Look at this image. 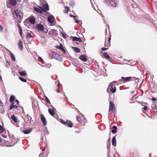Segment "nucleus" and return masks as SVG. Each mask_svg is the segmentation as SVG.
<instances>
[{
  "label": "nucleus",
  "mask_w": 157,
  "mask_h": 157,
  "mask_svg": "<svg viewBox=\"0 0 157 157\" xmlns=\"http://www.w3.org/2000/svg\"><path fill=\"white\" fill-rule=\"evenodd\" d=\"M13 14L14 17L17 19L18 21V22H20L23 17V13L18 10H15Z\"/></svg>",
  "instance_id": "obj_1"
},
{
  "label": "nucleus",
  "mask_w": 157,
  "mask_h": 157,
  "mask_svg": "<svg viewBox=\"0 0 157 157\" xmlns=\"http://www.w3.org/2000/svg\"><path fill=\"white\" fill-rule=\"evenodd\" d=\"M117 0H104V2L108 6L116 7L117 4Z\"/></svg>",
  "instance_id": "obj_2"
},
{
  "label": "nucleus",
  "mask_w": 157,
  "mask_h": 157,
  "mask_svg": "<svg viewBox=\"0 0 157 157\" xmlns=\"http://www.w3.org/2000/svg\"><path fill=\"white\" fill-rule=\"evenodd\" d=\"M115 82L114 81L110 83L107 89V91L109 92L111 91L112 93H114L116 91V88L115 86L113 85V83Z\"/></svg>",
  "instance_id": "obj_3"
},
{
  "label": "nucleus",
  "mask_w": 157,
  "mask_h": 157,
  "mask_svg": "<svg viewBox=\"0 0 157 157\" xmlns=\"http://www.w3.org/2000/svg\"><path fill=\"white\" fill-rule=\"evenodd\" d=\"M38 7L44 12H46L49 10L48 6L47 4H43L42 6H38Z\"/></svg>",
  "instance_id": "obj_4"
},
{
  "label": "nucleus",
  "mask_w": 157,
  "mask_h": 157,
  "mask_svg": "<svg viewBox=\"0 0 157 157\" xmlns=\"http://www.w3.org/2000/svg\"><path fill=\"white\" fill-rule=\"evenodd\" d=\"M115 110V105L113 102L110 101V107L109 109V111H110L111 112H113Z\"/></svg>",
  "instance_id": "obj_5"
},
{
  "label": "nucleus",
  "mask_w": 157,
  "mask_h": 157,
  "mask_svg": "<svg viewBox=\"0 0 157 157\" xmlns=\"http://www.w3.org/2000/svg\"><path fill=\"white\" fill-rule=\"evenodd\" d=\"M53 56L56 59L60 61L61 60V56L59 55L56 53L54 52L53 54Z\"/></svg>",
  "instance_id": "obj_6"
},
{
  "label": "nucleus",
  "mask_w": 157,
  "mask_h": 157,
  "mask_svg": "<svg viewBox=\"0 0 157 157\" xmlns=\"http://www.w3.org/2000/svg\"><path fill=\"white\" fill-rule=\"evenodd\" d=\"M40 119L41 120V121L43 123V124L44 125H47V122L46 120L44 117V115L42 114H41L40 115Z\"/></svg>",
  "instance_id": "obj_7"
},
{
  "label": "nucleus",
  "mask_w": 157,
  "mask_h": 157,
  "mask_svg": "<svg viewBox=\"0 0 157 157\" xmlns=\"http://www.w3.org/2000/svg\"><path fill=\"white\" fill-rule=\"evenodd\" d=\"M79 59L84 62H86L87 60V58L84 55H80L79 57Z\"/></svg>",
  "instance_id": "obj_8"
},
{
  "label": "nucleus",
  "mask_w": 157,
  "mask_h": 157,
  "mask_svg": "<svg viewBox=\"0 0 157 157\" xmlns=\"http://www.w3.org/2000/svg\"><path fill=\"white\" fill-rule=\"evenodd\" d=\"M49 33L52 36H56L58 35V33L55 29H53L49 32Z\"/></svg>",
  "instance_id": "obj_9"
},
{
  "label": "nucleus",
  "mask_w": 157,
  "mask_h": 157,
  "mask_svg": "<svg viewBox=\"0 0 157 157\" xmlns=\"http://www.w3.org/2000/svg\"><path fill=\"white\" fill-rule=\"evenodd\" d=\"M0 112L2 113H4V107L3 103H1V105L0 106Z\"/></svg>",
  "instance_id": "obj_10"
},
{
  "label": "nucleus",
  "mask_w": 157,
  "mask_h": 157,
  "mask_svg": "<svg viewBox=\"0 0 157 157\" xmlns=\"http://www.w3.org/2000/svg\"><path fill=\"white\" fill-rule=\"evenodd\" d=\"M54 17L53 16H50L48 17V21L50 23H52L53 22Z\"/></svg>",
  "instance_id": "obj_11"
},
{
  "label": "nucleus",
  "mask_w": 157,
  "mask_h": 157,
  "mask_svg": "<svg viewBox=\"0 0 157 157\" xmlns=\"http://www.w3.org/2000/svg\"><path fill=\"white\" fill-rule=\"evenodd\" d=\"M48 112L49 114L52 116H53L55 114V112L54 109L53 108L52 109H51L50 108L48 109Z\"/></svg>",
  "instance_id": "obj_12"
},
{
  "label": "nucleus",
  "mask_w": 157,
  "mask_h": 157,
  "mask_svg": "<svg viewBox=\"0 0 157 157\" xmlns=\"http://www.w3.org/2000/svg\"><path fill=\"white\" fill-rule=\"evenodd\" d=\"M18 45L19 49L22 50L23 49V47L22 45V42L21 40L19 41Z\"/></svg>",
  "instance_id": "obj_13"
},
{
  "label": "nucleus",
  "mask_w": 157,
  "mask_h": 157,
  "mask_svg": "<svg viewBox=\"0 0 157 157\" xmlns=\"http://www.w3.org/2000/svg\"><path fill=\"white\" fill-rule=\"evenodd\" d=\"M37 28L39 30L43 31L44 29V27L42 25L39 24L37 26Z\"/></svg>",
  "instance_id": "obj_14"
},
{
  "label": "nucleus",
  "mask_w": 157,
  "mask_h": 157,
  "mask_svg": "<svg viewBox=\"0 0 157 157\" xmlns=\"http://www.w3.org/2000/svg\"><path fill=\"white\" fill-rule=\"evenodd\" d=\"M32 131V128H29V129H25L23 131V132L25 134H28L30 133Z\"/></svg>",
  "instance_id": "obj_15"
},
{
  "label": "nucleus",
  "mask_w": 157,
  "mask_h": 157,
  "mask_svg": "<svg viewBox=\"0 0 157 157\" xmlns=\"http://www.w3.org/2000/svg\"><path fill=\"white\" fill-rule=\"evenodd\" d=\"M11 118L13 121L17 123H19V121L17 118L15 117L14 115H12L11 116Z\"/></svg>",
  "instance_id": "obj_16"
},
{
  "label": "nucleus",
  "mask_w": 157,
  "mask_h": 157,
  "mask_svg": "<svg viewBox=\"0 0 157 157\" xmlns=\"http://www.w3.org/2000/svg\"><path fill=\"white\" fill-rule=\"evenodd\" d=\"M29 22L32 24H34L35 22V20L34 17H31L29 18Z\"/></svg>",
  "instance_id": "obj_17"
},
{
  "label": "nucleus",
  "mask_w": 157,
  "mask_h": 157,
  "mask_svg": "<svg viewBox=\"0 0 157 157\" xmlns=\"http://www.w3.org/2000/svg\"><path fill=\"white\" fill-rule=\"evenodd\" d=\"M58 48L61 49L63 52V54H64L66 53V52L64 49L63 47L62 44H60L59 46H57V47Z\"/></svg>",
  "instance_id": "obj_18"
},
{
  "label": "nucleus",
  "mask_w": 157,
  "mask_h": 157,
  "mask_svg": "<svg viewBox=\"0 0 157 157\" xmlns=\"http://www.w3.org/2000/svg\"><path fill=\"white\" fill-rule=\"evenodd\" d=\"M112 143L113 146H116V140L115 136H113V137Z\"/></svg>",
  "instance_id": "obj_19"
},
{
  "label": "nucleus",
  "mask_w": 157,
  "mask_h": 157,
  "mask_svg": "<svg viewBox=\"0 0 157 157\" xmlns=\"http://www.w3.org/2000/svg\"><path fill=\"white\" fill-rule=\"evenodd\" d=\"M18 73L22 76H27V75L26 73V71H19Z\"/></svg>",
  "instance_id": "obj_20"
},
{
  "label": "nucleus",
  "mask_w": 157,
  "mask_h": 157,
  "mask_svg": "<svg viewBox=\"0 0 157 157\" xmlns=\"http://www.w3.org/2000/svg\"><path fill=\"white\" fill-rule=\"evenodd\" d=\"M73 41H77L81 42L82 41V40L80 38L77 37H74L73 38Z\"/></svg>",
  "instance_id": "obj_21"
},
{
  "label": "nucleus",
  "mask_w": 157,
  "mask_h": 157,
  "mask_svg": "<svg viewBox=\"0 0 157 157\" xmlns=\"http://www.w3.org/2000/svg\"><path fill=\"white\" fill-rule=\"evenodd\" d=\"M66 124H67L68 126L70 127H71L73 125L72 123L69 120H67L66 121Z\"/></svg>",
  "instance_id": "obj_22"
},
{
  "label": "nucleus",
  "mask_w": 157,
  "mask_h": 157,
  "mask_svg": "<svg viewBox=\"0 0 157 157\" xmlns=\"http://www.w3.org/2000/svg\"><path fill=\"white\" fill-rule=\"evenodd\" d=\"M113 129L112 130L111 132L113 134H115L117 132V127L115 125L113 126Z\"/></svg>",
  "instance_id": "obj_23"
},
{
  "label": "nucleus",
  "mask_w": 157,
  "mask_h": 157,
  "mask_svg": "<svg viewBox=\"0 0 157 157\" xmlns=\"http://www.w3.org/2000/svg\"><path fill=\"white\" fill-rule=\"evenodd\" d=\"M10 4L13 6L15 5L17 3V0H10Z\"/></svg>",
  "instance_id": "obj_24"
},
{
  "label": "nucleus",
  "mask_w": 157,
  "mask_h": 157,
  "mask_svg": "<svg viewBox=\"0 0 157 157\" xmlns=\"http://www.w3.org/2000/svg\"><path fill=\"white\" fill-rule=\"evenodd\" d=\"M10 57L12 59V60L13 61H15V58L14 55L11 52H10Z\"/></svg>",
  "instance_id": "obj_25"
},
{
  "label": "nucleus",
  "mask_w": 157,
  "mask_h": 157,
  "mask_svg": "<svg viewBox=\"0 0 157 157\" xmlns=\"http://www.w3.org/2000/svg\"><path fill=\"white\" fill-rule=\"evenodd\" d=\"M34 10L35 11L37 12L40 13H42V11L37 7H34Z\"/></svg>",
  "instance_id": "obj_26"
},
{
  "label": "nucleus",
  "mask_w": 157,
  "mask_h": 157,
  "mask_svg": "<svg viewBox=\"0 0 157 157\" xmlns=\"http://www.w3.org/2000/svg\"><path fill=\"white\" fill-rule=\"evenodd\" d=\"M73 48L74 49V51L76 52L79 53L81 51L80 50L77 48L73 47Z\"/></svg>",
  "instance_id": "obj_27"
},
{
  "label": "nucleus",
  "mask_w": 157,
  "mask_h": 157,
  "mask_svg": "<svg viewBox=\"0 0 157 157\" xmlns=\"http://www.w3.org/2000/svg\"><path fill=\"white\" fill-rule=\"evenodd\" d=\"M15 99V97L14 96L12 95L10 96V102H13Z\"/></svg>",
  "instance_id": "obj_28"
},
{
  "label": "nucleus",
  "mask_w": 157,
  "mask_h": 157,
  "mask_svg": "<svg viewBox=\"0 0 157 157\" xmlns=\"http://www.w3.org/2000/svg\"><path fill=\"white\" fill-rule=\"evenodd\" d=\"M103 55L106 59H110L109 56L106 52H104L103 54Z\"/></svg>",
  "instance_id": "obj_29"
},
{
  "label": "nucleus",
  "mask_w": 157,
  "mask_h": 157,
  "mask_svg": "<svg viewBox=\"0 0 157 157\" xmlns=\"http://www.w3.org/2000/svg\"><path fill=\"white\" fill-rule=\"evenodd\" d=\"M14 104V103H13L12 104L10 105V109H12L13 108H17L18 107L16 105H14L13 104Z\"/></svg>",
  "instance_id": "obj_30"
},
{
  "label": "nucleus",
  "mask_w": 157,
  "mask_h": 157,
  "mask_svg": "<svg viewBox=\"0 0 157 157\" xmlns=\"http://www.w3.org/2000/svg\"><path fill=\"white\" fill-rule=\"evenodd\" d=\"M19 78L22 82H25L27 81V80L26 79L24 78L21 77H19Z\"/></svg>",
  "instance_id": "obj_31"
},
{
  "label": "nucleus",
  "mask_w": 157,
  "mask_h": 157,
  "mask_svg": "<svg viewBox=\"0 0 157 157\" xmlns=\"http://www.w3.org/2000/svg\"><path fill=\"white\" fill-rule=\"evenodd\" d=\"M131 78L130 77H126V78H125V79H124V82H127L129 81H130Z\"/></svg>",
  "instance_id": "obj_32"
},
{
  "label": "nucleus",
  "mask_w": 157,
  "mask_h": 157,
  "mask_svg": "<svg viewBox=\"0 0 157 157\" xmlns=\"http://www.w3.org/2000/svg\"><path fill=\"white\" fill-rule=\"evenodd\" d=\"M77 121L79 122H80L81 121V119L80 117L79 116H77L76 117Z\"/></svg>",
  "instance_id": "obj_33"
},
{
  "label": "nucleus",
  "mask_w": 157,
  "mask_h": 157,
  "mask_svg": "<svg viewBox=\"0 0 157 157\" xmlns=\"http://www.w3.org/2000/svg\"><path fill=\"white\" fill-rule=\"evenodd\" d=\"M0 130L1 131V133L5 131L4 129L1 125H0Z\"/></svg>",
  "instance_id": "obj_34"
},
{
  "label": "nucleus",
  "mask_w": 157,
  "mask_h": 157,
  "mask_svg": "<svg viewBox=\"0 0 157 157\" xmlns=\"http://www.w3.org/2000/svg\"><path fill=\"white\" fill-rule=\"evenodd\" d=\"M26 116L28 118V120L29 121H31L32 119L31 117L29 115V114H27Z\"/></svg>",
  "instance_id": "obj_35"
},
{
  "label": "nucleus",
  "mask_w": 157,
  "mask_h": 157,
  "mask_svg": "<svg viewBox=\"0 0 157 157\" xmlns=\"http://www.w3.org/2000/svg\"><path fill=\"white\" fill-rule=\"evenodd\" d=\"M3 31V28L2 26L0 25V32H2Z\"/></svg>",
  "instance_id": "obj_36"
},
{
  "label": "nucleus",
  "mask_w": 157,
  "mask_h": 157,
  "mask_svg": "<svg viewBox=\"0 0 157 157\" xmlns=\"http://www.w3.org/2000/svg\"><path fill=\"white\" fill-rule=\"evenodd\" d=\"M38 58L40 60V61H41L42 63H43V62H44V61H43V59H42V58L41 57H40L39 56H38Z\"/></svg>",
  "instance_id": "obj_37"
},
{
  "label": "nucleus",
  "mask_w": 157,
  "mask_h": 157,
  "mask_svg": "<svg viewBox=\"0 0 157 157\" xmlns=\"http://www.w3.org/2000/svg\"><path fill=\"white\" fill-rule=\"evenodd\" d=\"M49 133V132L46 129V130L45 132V134L46 135H48Z\"/></svg>",
  "instance_id": "obj_38"
},
{
  "label": "nucleus",
  "mask_w": 157,
  "mask_h": 157,
  "mask_svg": "<svg viewBox=\"0 0 157 157\" xmlns=\"http://www.w3.org/2000/svg\"><path fill=\"white\" fill-rule=\"evenodd\" d=\"M61 34L63 36V37L64 38H66V34H64L63 33L61 32Z\"/></svg>",
  "instance_id": "obj_39"
},
{
  "label": "nucleus",
  "mask_w": 157,
  "mask_h": 157,
  "mask_svg": "<svg viewBox=\"0 0 157 157\" xmlns=\"http://www.w3.org/2000/svg\"><path fill=\"white\" fill-rule=\"evenodd\" d=\"M45 100L47 103H50V101L48 98H46Z\"/></svg>",
  "instance_id": "obj_40"
},
{
  "label": "nucleus",
  "mask_w": 157,
  "mask_h": 157,
  "mask_svg": "<svg viewBox=\"0 0 157 157\" xmlns=\"http://www.w3.org/2000/svg\"><path fill=\"white\" fill-rule=\"evenodd\" d=\"M108 48H101V50L102 51H105V50H108Z\"/></svg>",
  "instance_id": "obj_41"
},
{
  "label": "nucleus",
  "mask_w": 157,
  "mask_h": 157,
  "mask_svg": "<svg viewBox=\"0 0 157 157\" xmlns=\"http://www.w3.org/2000/svg\"><path fill=\"white\" fill-rule=\"evenodd\" d=\"M31 35L29 34V33H27V35H26V36L28 37V38H31Z\"/></svg>",
  "instance_id": "obj_42"
},
{
  "label": "nucleus",
  "mask_w": 157,
  "mask_h": 157,
  "mask_svg": "<svg viewBox=\"0 0 157 157\" xmlns=\"http://www.w3.org/2000/svg\"><path fill=\"white\" fill-rule=\"evenodd\" d=\"M70 17H73L75 20V17L73 15L70 14Z\"/></svg>",
  "instance_id": "obj_43"
},
{
  "label": "nucleus",
  "mask_w": 157,
  "mask_h": 157,
  "mask_svg": "<svg viewBox=\"0 0 157 157\" xmlns=\"http://www.w3.org/2000/svg\"><path fill=\"white\" fill-rule=\"evenodd\" d=\"M44 155V153H41L39 155V157H43Z\"/></svg>",
  "instance_id": "obj_44"
},
{
  "label": "nucleus",
  "mask_w": 157,
  "mask_h": 157,
  "mask_svg": "<svg viewBox=\"0 0 157 157\" xmlns=\"http://www.w3.org/2000/svg\"><path fill=\"white\" fill-rule=\"evenodd\" d=\"M61 122L62 123H63L64 124H66V122H65V121H63V120H61Z\"/></svg>",
  "instance_id": "obj_45"
},
{
  "label": "nucleus",
  "mask_w": 157,
  "mask_h": 157,
  "mask_svg": "<svg viewBox=\"0 0 157 157\" xmlns=\"http://www.w3.org/2000/svg\"><path fill=\"white\" fill-rule=\"evenodd\" d=\"M66 9H67V11H65V13H67L69 10V8L68 7H66Z\"/></svg>",
  "instance_id": "obj_46"
},
{
  "label": "nucleus",
  "mask_w": 157,
  "mask_h": 157,
  "mask_svg": "<svg viewBox=\"0 0 157 157\" xmlns=\"http://www.w3.org/2000/svg\"><path fill=\"white\" fill-rule=\"evenodd\" d=\"M147 107L146 106H144V107L142 108V110L144 109V110H146L147 109Z\"/></svg>",
  "instance_id": "obj_47"
},
{
  "label": "nucleus",
  "mask_w": 157,
  "mask_h": 157,
  "mask_svg": "<svg viewBox=\"0 0 157 157\" xmlns=\"http://www.w3.org/2000/svg\"><path fill=\"white\" fill-rule=\"evenodd\" d=\"M15 102L17 104H18L19 103V101L17 100H15Z\"/></svg>",
  "instance_id": "obj_48"
},
{
  "label": "nucleus",
  "mask_w": 157,
  "mask_h": 157,
  "mask_svg": "<svg viewBox=\"0 0 157 157\" xmlns=\"http://www.w3.org/2000/svg\"><path fill=\"white\" fill-rule=\"evenodd\" d=\"M152 101H155L157 99H156L155 98L152 97Z\"/></svg>",
  "instance_id": "obj_49"
},
{
  "label": "nucleus",
  "mask_w": 157,
  "mask_h": 157,
  "mask_svg": "<svg viewBox=\"0 0 157 157\" xmlns=\"http://www.w3.org/2000/svg\"><path fill=\"white\" fill-rule=\"evenodd\" d=\"M19 32H20V35L21 36L22 35V30H21L20 31H19Z\"/></svg>",
  "instance_id": "obj_50"
},
{
  "label": "nucleus",
  "mask_w": 157,
  "mask_h": 157,
  "mask_svg": "<svg viewBox=\"0 0 157 157\" xmlns=\"http://www.w3.org/2000/svg\"><path fill=\"white\" fill-rule=\"evenodd\" d=\"M18 27H19V30H20L19 31H21V30H22V29L21 28V26H18Z\"/></svg>",
  "instance_id": "obj_51"
},
{
  "label": "nucleus",
  "mask_w": 157,
  "mask_h": 157,
  "mask_svg": "<svg viewBox=\"0 0 157 157\" xmlns=\"http://www.w3.org/2000/svg\"><path fill=\"white\" fill-rule=\"evenodd\" d=\"M75 21L76 23H79V21L77 20H75Z\"/></svg>",
  "instance_id": "obj_52"
},
{
  "label": "nucleus",
  "mask_w": 157,
  "mask_h": 157,
  "mask_svg": "<svg viewBox=\"0 0 157 157\" xmlns=\"http://www.w3.org/2000/svg\"><path fill=\"white\" fill-rule=\"evenodd\" d=\"M121 79L124 81V79H125V78L124 77H122Z\"/></svg>",
  "instance_id": "obj_53"
},
{
  "label": "nucleus",
  "mask_w": 157,
  "mask_h": 157,
  "mask_svg": "<svg viewBox=\"0 0 157 157\" xmlns=\"http://www.w3.org/2000/svg\"><path fill=\"white\" fill-rule=\"evenodd\" d=\"M45 30H46V31H44V32L45 33H47L48 32V30L47 29H46Z\"/></svg>",
  "instance_id": "obj_54"
},
{
  "label": "nucleus",
  "mask_w": 157,
  "mask_h": 157,
  "mask_svg": "<svg viewBox=\"0 0 157 157\" xmlns=\"http://www.w3.org/2000/svg\"><path fill=\"white\" fill-rule=\"evenodd\" d=\"M111 40V37H109V39H108V41L109 42H110V40Z\"/></svg>",
  "instance_id": "obj_55"
},
{
  "label": "nucleus",
  "mask_w": 157,
  "mask_h": 157,
  "mask_svg": "<svg viewBox=\"0 0 157 157\" xmlns=\"http://www.w3.org/2000/svg\"><path fill=\"white\" fill-rule=\"evenodd\" d=\"M2 77H1V76L0 75V81H2Z\"/></svg>",
  "instance_id": "obj_56"
},
{
  "label": "nucleus",
  "mask_w": 157,
  "mask_h": 157,
  "mask_svg": "<svg viewBox=\"0 0 157 157\" xmlns=\"http://www.w3.org/2000/svg\"><path fill=\"white\" fill-rule=\"evenodd\" d=\"M2 136L4 137V138H5L6 137V136L5 135H2Z\"/></svg>",
  "instance_id": "obj_57"
},
{
  "label": "nucleus",
  "mask_w": 157,
  "mask_h": 157,
  "mask_svg": "<svg viewBox=\"0 0 157 157\" xmlns=\"http://www.w3.org/2000/svg\"><path fill=\"white\" fill-rule=\"evenodd\" d=\"M44 98H45V99H46V98H47V97L46 96H45Z\"/></svg>",
  "instance_id": "obj_58"
},
{
  "label": "nucleus",
  "mask_w": 157,
  "mask_h": 157,
  "mask_svg": "<svg viewBox=\"0 0 157 157\" xmlns=\"http://www.w3.org/2000/svg\"><path fill=\"white\" fill-rule=\"evenodd\" d=\"M1 103H2L1 101H0V105H1Z\"/></svg>",
  "instance_id": "obj_59"
},
{
  "label": "nucleus",
  "mask_w": 157,
  "mask_h": 157,
  "mask_svg": "<svg viewBox=\"0 0 157 157\" xmlns=\"http://www.w3.org/2000/svg\"><path fill=\"white\" fill-rule=\"evenodd\" d=\"M6 62L7 63H9V62L7 60H6Z\"/></svg>",
  "instance_id": "obj_60"
},
{
  "label": "nucleus",
  "mask_w": 157,
  "mask_h": 157,
  "mask_svg": "<svg viewBox=\"0 0 157 157\" xmlns=\"http://www.w3.org/2000/svg\"><path fill=\"white\" fill-rule=\"evenodd\" d=\"M58 92H59V89H58Z\"/></svg>",
  "instance_id": "obj_61"
},
{
  "label": "nucleus",
  "mask_w": 157,
  "mask_h": 157,
  "mask_svg": "<svg viewBox=\"0 0 157 157\" xmlns=\"http://www.w3.org/2000/svg\"><path fill=\"white\" fill-rule=\"evenodd\" d=\"M2 140L0 139V141H1Z\"/></svg>",
  "instance_id": "obj_62"
},
{
  "label": "nucleus",
  "mask_w": 157,
  "mask_h": 157,
  "mask_svg": "<svg viewBox=\"0 0 157 157\" xmlns=\"http://www.w3.org/2000/svg\"><path fill=\"white\" fill-rule=\"evenodd\" d=\"M59 84H58V86H59Z\"/></svg>",
  "instance_id": "obj_63"
},
{
  "label": "nucleus",
  "mask_w": 157,
  "mask_h": 157,
  "mask_svg": "<svg viewBox=\"0 0 157 157\" xmlns=\"http://www.w3.org/2000/svg\"><path fill=\"white\" fill-rule=\"evenodd\" d=\"M10 146V145H8V146Z\"/></svg>",
  "instance_id": "obj_64"
}]
</instances>
